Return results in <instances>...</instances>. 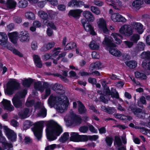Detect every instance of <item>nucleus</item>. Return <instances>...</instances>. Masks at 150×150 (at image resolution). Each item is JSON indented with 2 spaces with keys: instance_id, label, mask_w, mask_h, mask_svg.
Returning a JSON list of instances; mask_svg holds the SVG:
<instances>
[{
  "instance_id": "49",
  "label": "nucleus",
  "mask_w": 150,
  "mask_h": 150,
  "mask_svg": "<svg viewBox=\"0 0 150 150\" xmlns=\"http://www.w3.org/2000/svg\"><path fill=\"white\" fill-rule=\"evenodd\" d=\"M32 82L31 79H25L23 81V85L25 87H28L30 86Z\"/></svg>"
},
{
  "instance_id": "44",
  "label": "nucleus",
  "mask_w": 150,
  "mask_h": 150,
  "mask_svg": "<svg viewBox=\"0 0 150 150\" xmlns=\"http://www.w3.org/2000/svg\"><path fill=\"white\" fill-rule=\"evenodd\" d=\"M133 44L134 43L132 41L126 40L123 42L122 45L124 47L130 48L132 47Z\"/></svg>"
},
{
  "instance_id": "17",
  "label": "nucleus",
  "mask_w": 150,
  "mask_h": 150,
  "mask_svg": "<svg viewBox=\"0 0 150 150\" xmlns=\"http://www.w3.org/2000/svg\"><path fill=\"white\" fill-rule=\"evenodd\" d=\"M0 44L2 46L7 47L9 45L7 35L4 33H0Z\"/></svg>"
},
{
  "instance_id": "54",
  "label": "nucleus",
  "mask_w": 150,
  "mask_h": 150,
  "mask_svg": "<svg viewBox=\"0 0 150 150\" xmlns=\"http://www.w3.org/2000/svg\"><path fill=\"white\" fill-rule=\"evenodd\" d=\"M88 140L87 137L86 135H79L78 142H86Z\"/></svg>"
},
{
  "instance_id": "38",
  "label": "nucleus",
  "mask_w": 150,
  "mask_h": 150,
  "mask_svg": "<svg viewBox=\"0 0 150 150\" xmlns=\"http://www.w3.org/2000/svg\"><path fill=\"white\" fill-rule=\"evenodd\" d=\"M62 74L64 75V76L57 73L54 74V75L55 76L59 77L63 81L66 82H67L68 80L66 77L67 75V73L65 71H62Z\"/></svg>"
},
{
  "instance_id": "60",
  "label": "nucleus",
  "mask_w": 150,
  "mask_h": 150,
  "mask_svg": "<svg viewBox=\"0 0 150 150\" xmlns=\"http://www.w3.org/2000/svg\"><path fill=\"white\" fill-rule=\"evenodd\" d=\"M24 128L27 129L31 126V123L29 121L27 120L24 123Z\"/></svg>"
},
{
  "instance_id": "48",
  "label": "nucleus",
  "mask_w": 150,
  "mask_h": 150,
  "mask_svg": "<svg viewBox=\"0 0 150 150\" xmlns=\"http://www.w3.org/2000/svg\"><path fill=\"white\" fill-rule=\"evenodd\" d=\"M28 3L27 1L25 0H21L18 3V5L19 7L21 8L26 7L28 5Z\"/></svg>"
},
{
  "instance_id": "43",
  "label": "nucleus",
  "mask_w": 150,
  "mask_h": 150,
  "mask_svg": "<svg viewBox=\"0 0 150 150\" xmlns=\"http://www.w3.org/2000/svg\"><path fill=\"white\" fill-rule=\"evenodd\" d=\"M140 57L142 59H150V52L149 51L143 52L140 54Z\"/></svg>"
},
{
  "instance_id": "39",
  "label": "nucleus",
  "mask_w": 150,
  "mask_h": 150,
  "mask_svg": "<svg viewBox=\"0 0 150 150\" xmlns=\"http://www.w3.org/2000/svg\"><path fill=\"white\" fill-rule=\"evenodd\" d=\"M125 64L130 68H134L137 66V62L135 61L132 60L125 62Z\"/></svg>"
},
{
  "instance_id": "41",
  "label": "nucleus",
  "mask_w": 150,
  "mask_h": 150,
  "mask_svg": "<svg viewBox=\"0 0 150 150\" xmlns=\"http://www.w3.org/2000/svg\"><path fill=\"white\" fill-rule=\"evenodd\" d=\"M140 38V35L138 34H134L131 37L130 40L133 43H137L138 41L139 40Z\"/></svg>"
},
{
  "instance_id": "33",
  "label": "nucleus",
  "mask_w": 150,
  "mask_h": 150,
  "mask_svg": "<svg viewBox=\"0 0 150 150\" xmlns=\"http://www.w3.org/2000/svg\"><path fill=\"white\" fill-rule=\"evenodd\" d=\"M16 5V2L13 0H7V1L6 6L8 8L10 9L15 8Z\"/></svg>"
},
{
  "instance_id": "46",
  "label": "nucleus",
  "mask_w": 150,
  "mask_h": 150,
  "mask_svg": "<svg viewBox=\"0 0 150 150\" xmlns=\"http://www.w3.org/2000/svg\"><path fill=\"white\" fill-rule=\"evenodd\" d=\"M135 75L137 78H139L142 79H146V76L145 74L138 71L135 72Z\"/></svg>"
},
{
  "instance_id": "13",
  "label": "nucleus",
  "mask_w": 150,
  "mask_h": 150,
  "mask_svg": "<svg viewBox=\"0 0 150 150\" xmlns=\"http://www.w3.org/2000/svg\"><path fill=\"white\" fill-rule=\"evenodd\" d=\"M48 86V83L47 82H42L38 81L34 83V87L35 89L41 92H42L44 91V88H47Z\"/></svg>"
},
{
  "instance_id": "58",
  "label": "nucleus",
  "mask_w": 150,
  "mask_h": 150,
  "mask_svg": "<svg viewBox=\"0 0 150 150\" xmlns=\"http://www.w3.org/2000/svg\"><path fill=\"white\" fill-rule=\"evenodd\" d=\"M13 20L14 22L18 23H20L22 21L21 18L19 16H15L13 17Z\"/></svg>"
},
{
  "instance_id": "47",
  "label": "nucleus",
  "mask_w": 150,
  "mask_h": 150,
  "mask_svg": "<svg viewBox=\"0 0 150 150\" xmlns=\"http://www.w3.org/2000/svg\"><path fill=\"white\" fill-rule=\"evenodd\" d=\"M78 110L79 113L81 114L84 113L86 111L85 107L82 103L79 106Z\"/></svg>"
},
{
  "instance_id": "53",
  "label": "nucleus",
  "mask_w": 150,
  "mask_h": 150,
  "mask_svg": "<svg viewBox=\"0 0 150 150\" xmlns=\"http://www.w3.org/2000/svg\"><path fill=\"white\" fill-rule=\"evenodd\" d=\"M105 141L108 146H111L112 143L113 139L111 137H107L105 138Z\"/></svg>"
},
{
  "instance_id": "26",
  "label": "nucleus",
  "mask_w": 150,
  "mask_h": 150,
  "mask_svg": "<svg viewBox=\"0 0 150 150\" xmlns=\"http://www.w3.org/2000/svg\"><path fill=\"white\" fill-rule=\"evenodd\" d=\"M113 47L110 48L109 50V52L115 56L118 57L120 56L122 54L121 52L118 49Z\"/></svg>"
},
{
  "instance_id": "61",
  "label": "nucleus",
  "mask_w": 150,
  "mask_h": 150,
  "mask_svg": "<svg viewBox=\"0 0 150 150\" xmlns=\"http://www.w3.org/2000/svg\"><path fill=\"white\" fill-rule=\"evenodd\" d=\"M144 44L142 42H140L138 45V49L139 51H143L144 49Z\"/></svg>"
},
{
  "instance_id": "18",
  "label": "nucleus",
  "mask_w": 150,
  "mask_h": 150,
  "mask_svg": "<svg viewBox=\"0 0 150 150\" xmlns=\"http://www.w3.org/2000/svg\"><path fill=\"white\" fill-rule=\"evenodd\" d=\"M70 117L71 119L72 124L75 125H79L81 122L82 119L79 115L72 113L71 114Z\"/></svg>"
},
{
  "instance_id": "7",
  "label": "nucleus",
  "mask_w": 150,
  "mask_h": 150,
  "mask_svg": "<svg viewBox=\"0 0 150 150\" xmlns=\"http://www.w3.org/2000/svg\"><path fill=\"white\" fill-rule=\"evenodd\" d=\"M4 129L8 139L13 142L16 141V134L13 131L10 129L6 126L4 127Z\"/></svg>"
},
{
  "instance_id": "24",
  "label": "nucleus",
  "mask_w": 150,
  "mask_h": 150,
  "mask_svg": "<svg viewBox=\"0 0 150 150\" xmlns=\"http://www.w3.org/2000/svg\"><path fill=\"white\" fill-rule=\"evenodd\" d=\"M83 3L80 1L72 0L69 2L68 5L72 7H81L83 5Z\"/></svg>"
},
{
  "instance_id": "3",
  "label": "nucleus",
  "mask_w": 150,
  "mask_h": 150,
  "mask_svg": "<svg viewBox=\"0 0 150 150\" xmlns=\"http://www.w3.org/2000/svg\"><path fill=\"white\" fill-rule=\"evenodd\" d=\"M27 93V90L25 89L17 93L14 96L12 99V101L14 105L16 107H20L22 104L24 102L23 99Z\"/></svg>"
},
{
  "instance_id": "63",
  "label": "nucleus",
  "mask_w": 150,
  "mask_h": 150,
  "mask_svg": "<svg viewBox=\"0 0 150 150\" xmlns=\"http://www.w3.org/2000/svg\"><path fill=\"white\" fill-rule=\"evenodd\" d=\"M91 55L92 57L95 59H99L100 57L99 54L95 51L92 52Z\"/></svg>"
},
{
  "instance_id": "12",
  "label": "nucleus",
  "mask_w": 150,
  "mask_h": 150,
  "mask_svg": "<svg viewBox=\"0 0 150 150\" xmlns=\"http://www.w3.org/2000/svg\"><path fill=\"white\" fill-rule=\"evenodd\" d=\"M143 4V0H135L132 2L129 6L134 11H137L142 7Z\"/></svg>"
},
{
  "instance_id": "30",
  "label": "nucleus",
  "mask_w": 150,
  "mask_h": 150,
  "mask_svg": "<svg viewBox=\"0 0 150 150\" xmlns=\"http://www.w3.org/2000/svg\"><path fill=\"white\" fill-rule=\"evenodd\" d=\"M89 46L92 50H98L100 48L99 43L95 41L91 42L89 45Z\"/></svg>"
},
{
  "instance_id": "16",
  "label": "nucleus",
  "mask_w": 150,
  "mask_h": 150,
  "mask_svg": "<svg viewBox=\"0 0 150 150\" xmlns=\"http://www.w3.org/2000/svg\"><path fill=\"white\" fill-rule=\"evenodd\" d=\"M109 5L111 6L113 8L116 10H120L122 6V2L120 0H105Z\"/></svg>"
},
{
  "instance_id": "32",
  "label": "nucleus",
  "mask_w": 150,
  "mask_h": 150,
  "mask_svg": "<svg viewBox=\"0 0 150 150\" xmlns=\"http://www.w3.org/2000/svg\"><path fill=\"white\" fill-rule=\"evenodd\" d=\"M0 142L2 143V144L4 145V146H8L10 147H12V146L11 144H10L8 143H7L5 138L3 136H2V132L1 130H0Z\"/></svg>"
},
{
  "instance_id": "14",
  "label": "nucleus",
  "mask_w": 150,
  "mask_h": 150,
  "mask_svg": "<svg viewBox=\"0 0 150 150\" xmlns=\"http://www.w3.org/2000/svg\"><path fill=\"white\" fill-rule=\"evenodd\" d=\"M111 20L114 22H125L126 19L118 13H114L111 15L110 17Z\"/></svg>"
},
{
  "instance_id": "11",
  "label": "nucleus",
  "mask_w": 150,
  "mask_h": 150,
  "mask_svg": "<svg viewBox=\"0 0 150 150\" xmlns=\"http://www.w3.org/2000/svg\"><path fill=\"white\" fill-rule=\"evenodd\" d=\"M97 23L98 28L100 30H102L104 33L106 34L108 33V31L106 26V21L103 18L97 20Z\"/></svg>"
},
{
  "instance_id": "10",
  "label": "nucleus",
  "mask_w": 150,
  "mask_h": 150,
  "mask_svg": "<svg viewBox=\"0 0 150 150\" xmlns=\"http://www.w3.org/2000/svg\"><path fill=\"white\" fill-rule=\"evenodd\" d=\"M34 106L36 109L40 110V111L38 114L39 116L43 117L46 116L47 110L40 102H37Z\"/></svg>"
},
{
  "instance_id": "22",
  "label": "nucleus",
  "mask_w": 150,
  "mask_h": 150,
  "mask_svg": "<svg viewBox=\"0 0 150 150\" xmlns=\"http://www.w3.org/2000/svg\"><path fill=\"white\" fill-rule=\"evenodd\" d=\"M83 15L88 21L92 22L95 20V18L93 15L89 11H84L83 12Z\"/></svg>"
},
{
  "instance_id": "15",
  "label": "nucleus",
  "mask_w": 150,
  "mask_h": 150,
  "mask_svg": "<svg viewBox=\"0 0 150 150\" xmlns=\"http://www.w3.org/2000/svg\"><path fill=\"white\" fill-rule=\"evenodd\" d=\"M20 41L23 42H27L30 40L29 34L27 31H23L19 34Z\"/></svg>"
},
{
  "instance_id": "27",
  "label": "nucleus",
  "mask_w": 150,
  "mask_h": 150,
  "mask_svg": "<svg viewBox=\"0 0 150 150\" xmlns=\"http://www.w3.org/2000/svg\"><path fill=\"white\" fill-rule=\"evenodd\" d=\"M111 36L112 38H113L115 39L117 44L120 45L121 43L122 40L117 38V37L119 36L121 38H123V36L120 34L116 33H112L111 34Z\"/></svg>"
},
{
  "instance_id": "55",
  "label": "nucleus",
  "mask_w": 150,
  "mask_h": 150,
  "mask_svg": "<svg viewBox=\"0 0 150 150\" xmlns=\"http://www.w3.org/2000/svg\"><path fill=\"white\" fill-rule=\"evenodd\" d=\"M115 143L118 146H119L122 145V142L120 138L118 136L115 137Z\"/></svg>"
},
{
  "instance_id": "2",
  "label": "nucleus",
  "mask_w": 150,
  "mask_h": 150,
  "mask_svg": "<svg viewBox=\"0 0 150 150\" xmlns=\"http://www.w3.org/2000/svg\"><path fill=\"white\" fill-rule=\"evenodd\" d=\"M47 136L50 141L54 140L63 132L62 127L55 122H51L46 129Z\"/></svg>"
},
{
  "instance_id": "40",
  "label": "nucleus",
  "mask_w": 150,
  "mask_h": 150,
  "mask_svg": "<svg viewBox=\"0 0 150 150\" xmlns=\"http://www.w3.org/2000/svg\"><path fill=\"white\" fill-rule=\"evenodd\" d=\"M69 137V133L65 132L63 135L59 139V141L60 142L64 143L68 139Z\"/></svg>"
},
{
  "instance_id": "35",
  "label": "nucleus",
  "mask_w": 150,
  "mask_h": 150,
  "mask_svg": "<svg viewBox=\"0 0 150 150\" xmlns=\"http://www.w3.org/2000/svg\"><path fill=\"white\" fill-rule=\"evenodd\" d=\"M34 61L36 66L39 68L41 67L42 63L40 57L37 55H33Z\"/></svg>"
},
{
  "instance_id": "19",
  "label": "nucleus",
  "mask_w": 150,
  "mask_h": 150,
  "mask_svg": "<svg viewBox=\"0 0 150 150\" xmlns=\"http://www.w3.org/2000/svg\"><path fill=\"white\" fill-rule=\"evenodd\" d=\"M103 44L105 46L111 48L112 47H115L116 45L113 43L111 39L108 36H105V39L103 41Z\"/></svg>"
},
{
  "instance_id": "23",
  "label": "nucleus",
  "mask_w": 150,
  "mask_h": 150,
  "mask_svg": "<svg viewBox=\"0 0 150 150\" xmlns=\"http://www.w3.org/2000/svg\"><path fill=\"white\" fill-rule=\"evenodd\" d=\"M9 39L11 42L14 44H16L17 40L18 38L19 37V35L17 32H14L9 33L8 34Z\"/></svg>"
},
{
  "instance_id": "21",
  "label": "nucleus",
  "mask_w": 150,
  "mask_h": 150,
  "mask_svg": "<svg viewBox=\"0 0 150 150\" xmlns=\"http://www.w3.org/2000/svg\"><path fill=\"white\" fill-rule=\"evenodd\" d=\"M4 108L8 110L11 111L14 110V107L11 105V101L6 99H3L2 101Z\"/></svg>"
},
{
  "instance_id": "28",
  "label": "nucleus",
  "mask_w": 150,
  "mask_h": 150,
  "mask_svg": "<svg viewBox=\"0 0 150 150\" xmlns=\"http://www.w3.org/2000/svg\"><path fill=\"white\" fill-rule=\"evenodd\" d=\"M101 67L102 65L100 62H97L91 64L90 67L89 69L90 71H93L94 69H98Z\"/></svg>"
},
{
  "instance_id": "1",
  "label": "nucleus",
  "mask_w": 150,
  "mask_h": 150,
  "mask_svg": "<svg viewBox=\"0 0 150 150\" xmlns=\"http://www.w3.org/2000/svg\"><path fill=\"white\" fill-rule=\"evenodd\" d=\"M52 88L59 96L51 95L48 100V104L51 107L54 106L59 112H64L67 109L69 103L68 98L64 95V88L62 85L56 83L52 87Z\"/></svg>"
},
{
  "instance_id": "25",
  "label": "nucleus",
  "mask_w": 150,
  "mask_h": 150,
  "mask_svg": "<svg viewBox=\"0 0 150 150\" xmlns=\"http://www.w3.org/2000/svg\"><path fill=\"white\" fill-rule=\"evenodd\" d=\"M82 10L80 9H76L70 10L69 13V15L71 16L74 18L79 17Z\"/></svg>"
},
{
  "instance_id": "57",
  "label": "nucleus",
  "mask_w": 150,
  "mask_h": 150,
  "mask_svg": "<svg viewBox=\"0 0 150 150\" xmlns=\"http://www.w3.org/2000/svg\"><path fill=\"white\" fill-rule=\"evenodd\" d=\"M94 2L95 5L99 6H102L104 4L102 0H94Z\"/></svg>"
},
{
  "instance_id": "59",
  "label": "nucleus",
  "mask_w": 150,
  "mask_h": 150,
  "mask_svg": "<svg viewBox=\"0 0 150 150\" xmlns=\"http://www.w3.org/2000/svg\"><path fill=\"white\" fill-rule=\"evenodd\" d=\"M79 131L81 132L85 133L87 132L88 129V127L86 126H83L79 128Z\"/></svg>"
},
{
  "instance_id": "56",
  "label": "nucleus",
  "mask_w": 150,
  "mask_h": 150,
  "mask_svg": "<svg viewBox=\"0 0 150 150\" xmlns=\"http://www.w3.org/2000/svg\"><path fill=\"white\" fill-rule=\"evenodd\" d=\"M116 111V110L114 108L108 107L106 112L110 114H112L115 112Z\"/></svg>"
},
{
  "instance_id": "52",
  "label": "nucleus",
  "mask_w": 150,
  "mask_h": 150,
  "mask_svg": "<svg viewBox=\"0 0 150 150\" xmlns=\"http://www.w3.org/2000/svg\"><path fill=\"white\" fill-rule=\"evenodd\" d=\"M55 43L53 42H49L47 44L45 45L44 46V48L46 49L45 50H48L51 49L55 45Z\"/></svg>"
},
{
  "instance_id": "6",
  "label": "nucleus",
  "mask_w": 150,
  "mask_h": 150,
  "mask_svg": "<svg viewBox=\"0 0 150 150\" xmlns=\"http://www.w3.org/2000/svg\"><path fill=\"white\" fill-rule=\"evenodd\" d=\"M38 15L43 20V21L44 24L47 26H49L54 29H56V27L54 24L52 22L50 23L47 20L48 15L47 14L42 10H40L38 13Z\"/></svg>"
},
{
  "instance_id": "29",
  "label": "nucleus",
  "mask_w": 150,
  "mask_h": 150,
  "mask_svg": "<svg viewBox=\"0 0 150 150\" xmlns=\"http://www.w3.org/2000/svg\"><path fill=\"white\" fill-rule=\"evenodd\" d=\"M83 27L85 30L86 31L90 32L91 34L93 35H96V33L94 30L93 28L89 23L87 24L86 25H84Z\"/></svg>"
},
{
  "instance_id": "36",
  "label": "nucleus",
  "mask_w": 150,
  "mask_h": 150,
  "mask_svg": "<svg viewBox=\"0 0 150 150\" xmlns=\"http://www.w3.org/2000/svg\"><path fill=\"white\" fill-rule=\"evenodd\" d=\"M48 86L47 88H44V90L45 89V95H42V98L43 99H46L50 94L51 93V86L48 83Z\"/></svg>"
},
{
  "instance_id": "4",
  "label": "nucleus",
  "mask_w": 150,
  "mask_h": 150,
  "mask_svg": "<svg viewBox=\"0 0 150 150\" xmlns=\"http://www.w3.org/2000/svg\"><path fill=\"white\" fill-rule=\"evenodd\" d=\"M19 83L14 80L9 81L7 84L5 93L9 95H12L14 91L19 88Z\"/></svg>"
},
{
  "instance_id": "64",
  "label": "nucleus",
  "mask_w": 150,
  "mask_h": 150,
  "mask_svg": "<svg viewBox=\"0 0 150 150\" xmlns=\"http://www.w3.org/2000/svg\"><path fill=\"white\" fill-rule=\"evenodd\" d=\"M41 23L39 21H35L33 22V25L36 28H38L41 26Z\"/></svg>"
},
{
  "instance_id": "5",
  "label": "nucleus",
  "mask_w": 150,
  "mask_h": 150,
  "mask_svg": "<svg viewBox=\"0 0 150 150\" xmlns=\"http://www.w3.org/2000/svg\"><path fill=\"white\" fill-rule=\"evenodd\" d=\"M43 124L39 122L35 124L32 129L34 135L38 140H40L42 137Z\"/></svg>"
},
{
  "instance_id": "62",
  "label": "nucleus",
  "mask_w": 150,
  "mask_h": 150,
  "mask_svg": "<svg viewBox=\"0 0 150 150\" xmlns=\"http://www.w3.org/2000/svg\"><path fill=\"white\" fill-rule=\"evenodd\" d=\"M56 147V144H52L47 146L45 149V150H53Z\"/></svg>"
},
{
  "instance_id": "45",
  "label": "nucleus",
  "mask_w": 150,
  "mask_h": 150,
  "mask_svg": "<svg viewBox=\"0 0 150 150\" xmlns=\"http://www.w3.org/2000/svg\"><path fill=\"white\" fill-rule=\"evenodd\" d=\"M91 11L93 13L97 15H100L101 11L99 8L97 7L92 6L90 7Z\"/></svg>"
},
{
  "instance_id": "31",
  "label": "nucleus",
  "mask_w": 150,
  "mask_h": 150,
  "mask_svg": "<svg viewBox=\"0 0 150 150\" xmlns=\"http://www.w3.org/2000/svg\"><path fill=\"white\" fill-rule=\"evenodd\" d=\"M115 118L122 120H130L132 119V117L129 116H126L124 115L115 114Z\"/></svg>"
},
{
  "instance_id": "34",
  "label": "nucleus",
  "mask_w": 150,
  "mask_h": 150,
  "mask_svg": "<svg viewBox=\"0 0 150 150\" xmlns=\"http://www.w3.org/2000/svg\"><path fill=\"white\" fill-rule=\"evenodd\" d=\"M19 115L21 117L24 119L28 117L29 115V109L28 108H25L21 112L19 113Z\"/></svg>"
},
{
  "instance_id": "8",
  "label": "nucleus",
  "mask_w": 150,
  "mask_h": 150,
  "mask_svg": "<svg viewBox=\"0 0 150 150\" xmlns=\"http://www.w3.org/2000/svg\"><path fill=\"white\" fill-rule=\"evenodd\" d=\"M119 32L126 36H129L133 33V30L129 25H125L121 27Z\"/></svg>"
},
{
  "instance_id": "9",
  "label": "nucleus",
  "mask_w": 150,
  "mask_h": 150,
  "mask_svg": "<svg viewBox=\"0 0 150 150\" xmlns=\"http://www.w3.org/2000/svg\"><path fill=\"white\" fill-rule=\"evenodd\" d=\"M129 112H132L137 117L139 118H143L145 113L142 112V110L132 105H130L128 109Z\"/></svg>"
},
{
  "instance_id": "50",
  "label": "nucleus",
  "mask_w": 150,
  "mask_h": 150,
  "mask_svg": "<svg viewBox=\"0 0 150 150\" xmlns=\"http://www.w3.org/2000/svg\"><path fill=\"white\" fill-rule=\"evenodd\" d=\"M142 65L144 69L150 70V61L148 62L146 60H144L142 62Z\"/></svg>"
},
{
  "instance_id": "37",
  "label": "nucleus",
  "mask_w": 150,
  "mask_h": 150,
  "mask_svg": "<svg viewBox=\"0 0 150 150\" xmlns=\"http://www.w3.org/2000/svg\"><path fill=\"white\" fill-rule=\"evenodd\" d=\"M70 140L75 142H78L79 135L77 133L72 132L71 134Z\"/></svg>"
},
{
  "instance_id": "42",
  "label": "nucleus",
  "mask_w": 150,
  "mask_h": 150,
  "mask_svg": "<svg viewBox=\"0 0 150 150\" xmlns=\"http://www.w3.org/2000/svg\"><path fill=\"white\" fill-rule=\"evenodd\" d=\"M25 16L29 20H34L35 19V14L32 12H28L25 13Z\"/></svg>"
},
{
  "instance_id": "51",
  "label": "nucleus",
  "mask_w": 150,
  "mask_h": 150,
  "mask_svg": "<svg viewBox=\"0 0 150 150\" xmlns=\"http://www.w3.org/2000/svg\"><path fill=\"white\" fill-rule=\"evenodd\" d=\"M76 46V44L75 43L73 42H70L67 45L66 47L64 48V50H68L71 49L75 48Z\"/></svg>"
},
{
  "instance_id": "20",
  "label": "nucleus",
  "mask_w": 150,
  "mask_h": 150,
  "mask_svg": "<svg viewBox=\"0 0 150 150\" xmlns=\"http://www.w3.org/2000/svg\"><path fill=\"white\" fill-rule=\"evenodd\" d=\"M134 28L139 34H142L144 31L143 25L139 23L134 22L132 24Z\"/></svg>"
}]
</instances>
